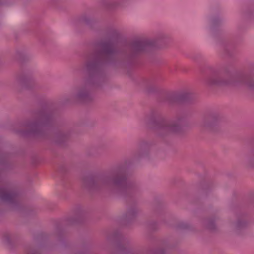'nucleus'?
I'll use <instances>...</instances> for the list:
<instances>
[{
    "mask_svg": "<svg viewBox=\"0 0 254 254\" xmlns=\"http://www.w3.org/2000/svg\"><path fill=\"white\" fill-rule=\"evenodd\" d=\"M146 226L151 231H156L158 229V225L157 222L153 220L147 221L146 223Z\"/></svg>",
    "mask_w": 254,
    "mask_h": 254,
    "instance_id": "obj_25",
    "label": "nucleus"
},
{
    "mask_svg": "<svg viewBox=\"0 0 254 254\" xmlns=\"http://www.w3.org/2000/svg\"><path fill=\"white\" fill-rule=\"evenodd\" d=\"M54 103L48 102L44 107L31 110L29 118L21 124L25 129L18 132L24 136H33L44 138H48L47 130L56 122V114L53 109Z\"/></svg>",
    "mask_w": 254,
    "mask_h": 254,
    "instance_id": "obj_3",
    "label": "nucleus"
},
{
    "mask_svg": "<svg viewBox=\"0 0 254 254\" xmlns=\"http://www.w3.org/2000/svg\"><path fill=\"white\" fill-rule=\"evenodd\" d=\"M246 163L249 167L254 168V150L250 152L247 156Z\"/></svg>",
    "mask_w": 254,
    "mask_h": 254,
    "instance_id": "obj_22",
    "label": "nucleus"
},
{
    "mask_svg": "<svg viewBox=\"0 0 254 254\" xmlns=\"http://www.w3.org/2000/svg\"><path fill=\"white\" fill-rule=\"evenodd\" d=\"M14 86L19 92H21L23 90L36 89L38 86L34 77L33 71L29 68L22 69L16 76Z\"/></svg>",
    "mask_w": 254,
    "mask_h": 254,
    "instance_id": "obj_7",
    "label": "nucleus"
},
{
    "mask_svg": "<svg viewBox=\"0 0 254 254\" xmlns=\"http://www.w3.org/2000/svg\"><path fill=\"white\" fill-rule=\"evenodd\" d=\"M219 219V217L218 216L205 218L202 221V225L204 227L210 231H215L217 229L215 221Z\"/></svg>",
    "mask_w": 254,
    "mask_h": 254,
    "instance_id": "obj_15",
    "label": "nucleus"
},
{
    "mask_svg": "<svg viewBox=\"0 0 254 254\" xmlns=\"http://www.w3.org/2000/svg\"><path fill=\"white\" fill-rule=\"evenodd\" d=\"M72 102H76L75 100L73 99V92L72 91L71 95H65L60 100V103L62 105H66Z\"/></svg>",
    "mask_w": 254,
    "mask_h": 254,
    "instance_id": "obj_21",
    "label": "nucleus"
},
{
    "mask_svg": "<svg viewBox=\"0 0 254 254\" xmlns=\"http://www.w3.org/2000/svg\"><path fill=\"white\" fill-rule=\"evenodd\" d=\"M221 22V19L219 17L214 18L212 20V24L213 26L219 25Z\"/></svg>",
    "mask_w": 254,
    "mask_h": 254,
    "instance_id": "obj_29",
    "label": "nucleus"
},
{
    "mask_svg": "<svg viewBox=\"0 0 254 254\" xmlns=\"http://www.w3.org/2000/svg\"><path fill=\"white\" fill-rule=\"evenodd\" d=\"M244 18L248 20H254V2L252 3L244 12Z\"/></svg>",
    "mask_w": 254,
    "mask_h": 254,
    "instance_id": "obj_20",
    "label": "nucleus"
},
{
    "mask_svg": "<svg viewBox=\"0 0 254 254\" xmlns=\"http://www.w3.org/2000/svg\"><path fill=\"white\" fill-rule=\"evenodd\" d=\"M9 153L0 149V180L1 171L7 169L9 166ZM0 201L8 205L14 210H20L22 207L20 190L13 185L6 184L0 186Z\"/></svg>",
    "mask_w": 254,
    "mask_h": 254,
    "instance_id": "obj_6",
    "label": "nucleus"
},
{
    "mask_svg": "<svg viewBox=\"0 0 254 254\" xmlns=\"http://www.w3.org/2000/svg\"><path fill=\"white\" fill-rule=\"evenodd\" d=\"M159 207H156L155 208V212H156V213L157 215H161V213L160 212V211H159Z\"/></svg>",
    "mask_w": 254,
    "mask_h": 254,
    "instance_id": "obj_32",
    "label": "nucleus"
},
{
    "mask_svg": "<svg viewBox=\"0 0 254 254\" xmlns=\"http://www.w3.org/2000/svg\"><path fill=\"white\" fill-rule=\"evenodd\" d=\"M59 241H62V234L61 232H59L58 234Z\"/></svg>",
    "mask_w": 254,
    "mask_h": 254,
    "instance_id": "obj_34",
    "label": "nucleus"
},
{
    "mask_svg": "<svg viewBox=\"0 0 254 254\" xmlns=\"http://www.w3.org/2000/svg\"><path fill=\"white\" fill-rule=\"evenodd\" d=\"M214 187V185L212 182L205 183L202 187V193L206 195L208 192H210Z\"/></svg>",
    "mask_w": 254,
    "mask_h": 254,
    "instance_id": "obj_24",
    "label": "nucleus"
},
{
    "mask_svg": "<svg viewBox=\"0 0 254 254\" xmlns=\"http://www.w3.org/2000/svg\"><path fill=\"white\" fill-rule=\"evenodd\" d=\"M5 1V0H0V5L3 4Z\"/></svg>",
    "mask_w": 254,
    "mask_h": 254,
    "instance_id": "obj_35",
    "label": "nucleus"
},
{
    "mask_svg": "<svg viewBox=\"0 0 254 254\" xmlns=\"http://www.w3.org/2000/svg\"><path fill=\"white\" fill-rule=\"evenodd\" d=\"M155 44L154 41L141 39L117 48L110 40L98 42L83 64L87 77L72 88L75 102L88 103L94 100V90L102 88L107 83V67L121 68L131 65Z\"/></svg>",
    "mask_w": 254,
    "mask_h": 254,
    "instance_id": "obj_1",
    "label": "nucleus"
},
{
    "mask_svg": "<svg viewBox=\"0 0 254 254\" xmlns=\"http://www.w3.org/2000/svg\"><path fill=\"white\" fill-rule=\"evenodd\" d=\"M235 220L231 223L233 233L236 235H241L243 231L249 226V215L245 210L237 209L235 213Z\"/></svg>",
    "mask_w": 254,
    "mask_h": 254,
    "instance_id": "obj_10",
    "label": "nucleus"
},
{
    "mask_svg": "<svg viewBox=\"0 0 254 254\" xmlns=\"http://www.w3.org/2000/svg\"><path fill=\"white\" fill-rule=\"evenodd\" d=\"M70 129H65L56 132L52 138V140L55 143L63 145L68 139L71 134Z\"/></svg>",
    "mask_w": 254,
    "mask_h": 254,
    "instance_id": "obj_13",
    "label": "nucleus"
},
{
    "mask_svg": "<svg viewBox=\"0 0 254 254\" xmlns=\"http://www.w3.org/2000/svg\"><path fill=\"white\" fill-rule=\"evenodd\" d=\"M102 5L107 7L111 8L115 6L116 4L113 3L111 0H101Z\"/></svg>",
    "mask_w": 254,
    "mask_h": 254,
    "instance_id": "obj_28",
    "label": "nucleus"
},
{
    "mask_svg": "<svg viewBox=\"0 0 254 254\" xmlns=\"http://www.w3.org/2000/svg\"><path fill=\"white\" fill-rule=\"evenodd\" d=\"M222 121V117L218 112L211 111L203 117L201 121V126L210 131L216 132L219 130V125Z\"/></svg>",
    "mask_w": 254,
    "mask_h": 254,
    "instance_id": "obj_11",
    "label": "nucleus"
},
{
    "mask_svg": "<svg viewBox=\"0 0 254 254\" xmlns=\"http://www.w3.org/2000/svg\"><path fill=\"white\" fill-rule=\"evenodd\" d=\"M65 166L64 164H61L59 166V171L61 172H64L65 171Z\"/></svg>",
    "mask_w": 254,
    "mask_h": 254,
    "instance_id": "obj_31",
    "label": "nucleus"
},
{
    "mask_svg": "<svg viewBox=\"0 0 254 254\" xmlns=\"http://www.w3.org/2000/svg\"><path fill=\"white\" fill-rule=\"evenodd\" d=\"M144 86L146 88H149L150 86H151L152 85V82L151 81L149 80H146L144 82Z\"/></svg>",
    "mask_w": 254,
    "mask_h": 254,
    "instance_id": "obj_30",
    "label": "nucleus"
},
{
    "mask_svg": "<svg viewBox=\"0 0 254 254\" xmlns=\"http://www.w3.org/2000/svg\"><path fill=\"white\" fill-rule=\"evenodd\" d=\"M74 214L66 219L68 225H74L83 223L86 219L87 213L81 206H77L74 209Z\"/></svg>",
    "mask_w": 254,
    "mask_h": 254,
    "instance_id": "obj_12",
    "label": "nucleus"
},
{
    "mask_svg": "<svg viewBox=\"0 0 254 254\" xmlns=\"http://www.w3.org/2000/svg\"><path fill=\"white\" fill-rule=\"evenodd\" d=\"M79 21L90 28H93L97 22L95 18L87 13L81 14L79 17Z\"/></svg>",
    "mask_w": 254,
    "mask_h": 254,
    "instance_id": "obj_14",
    "label": "nucleus"
},
{
    "mask_svg": "<svg viewBox=\"0 0 254 254\" xmlns=\"http://www.w3.org/2000/svg\"><path fill=\"white\" fill-rule=\"evenodd\" d=\"M151 140L141 139L137 143L138 150L132 158H127L118 162L108 171L85 176L82 178V187L92 193L112 194L121 196L127 202L126 211L121 217L124 225L132 223L139 209L135 204H131L142 191L140 183L128 180L129 169L134 160L149 158L153 146Z\"/></svg>",
    "mask_w": 254,
    "mask_h": 254,
    "instance_id": "obj_2",
    "label": "nucleus"
},
{
    "mask_svg": "<svg viewBox=\"0 0 254 254\" xmlns=\"http://www.w3.org/2000/svg\"><path fill=\"white\" fill-rule=\"evenodd\" d=\"M177 227L180 229H189L191 228V226L187 222H181L178 224Z\"/></svg>",
    "mask_w": 254,
    "mask_h": 254,
    "instance_id": "obj_27",
    "label": "nucleus"
},
{
    "mask_svg": "<svg viewBox=\"0 0 254 254\" xmlns=\"http://www.w3.org/2000/svg\"><path fill=\"white\" fill-rule=\"evenodd\" d=\"M17 58L21 61L29 59V56L25 51H17L16 53Z\"/></svg>",
    "mask_w": 254,
    "mask_h": 254,
    "instance_id": "obj_26",
    "label": "nucleus"
},
{
    "mask_svg": "<svg viewBox=\"0 0 254 254\" xmlns=\"http://www.w3.org/2000/svg\"><path fill=\"white\" fill-rule=\"evenodd\" d=\"M224 52L229 58H233L237 54L236 45L233 42H228L224 45Z\"/></svg>",
    "mask_w": 254,
    "mask_h": 254,
    "instance_id": "obj_16",
    "label": "nucleus"
},
{
    "mask_svg": "<svg viewBox=\"0 0 254 254\" xmlns=\"http://www.w3.org/2000/svg\"><path fill=\"white\" fill-rule=\"evenodd\" d=\"M43 247L39 244H33L26 247L25 254H41Z\"/></svg>",
    "mask_w": 254,
    "mask_h": 254,
    "instance_id": "obj_19",
    "label": "nucleus"
},
{
    "mask_svg": "<svg viewBox=\"0 0 254 254\" xmlns=\"http://www.w3.org/2000/svg\"><path fill=\"white\" fill-rule=\"evenodd\" d=\"M17 238V235L14 232L6 231L3 234V241L9 246H11Z\"/></svg>",
    "mask_w": 254,
    "mask_h": 254,
    "instance_id": "obj_17",
    "label": "nucleus"
},
{
    "mask_svg": "<svg viewBox=\"0 0 254 254\" xmlns=\"http://www.w3.org/2000/svg\"><path fill=\"white\" fill-rule=\"evenodd\" d=\"M104 145L102 144L91 146L87 149L85 153L86 155L90 157H97L99 155L98 150L104 148Z\"/></svg>",
    "mask_w": 254,
    "mask_h": 254,
    "instance_id": "obj_18",
    "label": "nucleus"
},
{
    "mask_svg": "<svg viewBox=\"0 0 254 254\" xmlns=\"http://www.w3.org/2000/svg\"><path fill=\"white\" fill-rule=\"evenodd\" d=\"M195 100V96L193 93L185 91H173L165 93L162 95L160 101L167 103L169 105L179 103H192Z\"/></svg>",
    "mask_w": 254,
    "mask_h": 254,
    "instance_id": "obj_8",
    "label": "nucleus"
},
{
    "mask_svg": "<svg viewBox=\"0 0 254 254\" xmlns=\"http://www.w3.org/2000/svg\"><path fill=\"white\" fill-rule=\"evenodd\" d=\"M169 247L170 245L168 242L166 241H163L161 243V246L157 249L155 254H164L166 253L165 248Z\"/></svg>",
    "mask_w": 254,
    "mask_h": 254,
    "instance_id": "obj_23",
    "label": "nucleus"
},
{
    "mask_svg": "<svg viewBox=\"0 0 254 254\" xmlns=\"http://www.w3.org/2000/svg\"><path fill=\"white\" fill-rule=\"evenodd\" d=\"M185 119V113H179L175 119L168 120L159 111L151 110L144 115L141 122L144 126L153 129L158 137L164 138L171 134L181 132Z\"/></svg>",
    "mask_w": 254,
    "mask_h": 254,
    "instance_id": "obj_4",
    "label": "nucleus"
},
{
    "mask_svg": "<svg viewBox=\"0 0 254 254\" xmlns=\"http://www.w3.org/2000/svg\"><path fill=\"white\" fill-rule=\"evenodd\" d=\"M112 239L120 252L127 254H138L134 251L131 240L120 231H115L112 235Z\"/></svg>",
    "mask_w": 254,
    "mask_h": 254,
    "instance_id": "obj_9",
    "label": "nucleus"
},
{
    "mask_svg": "<svg viewBox=\"0 0 254 254\" xmlns=\"http://www.w3.org/2000/svg\"><path fill=\"white\" fill-rule=\"evenodd\" d=\"M224 71L228 78L218 75H213L207 79V84L211 86L218 87L245 85L254 90V78L250 74L237 70L233 66H226Z\"/></svg>",
    "mask_w": 254,
    "mask_h": 254,
    "instance_id": "obj_5",
    "label": "nucleus"
},
{
    "mask_svg": "<svg viewBox=\"0 0 254 254\" xmlns=\"http://www.w3.org/2000/svg\"><path fill=\"white\" fill-rule=\"evenodd\" d=\"M251 70L254 69V63H251L249 65Z\"/></svg>",
    "mask_w": 254,
    "mask_h": 254,
    "instance_id": "obj_33",
    "label": "nucleus"
}]
</instances>
